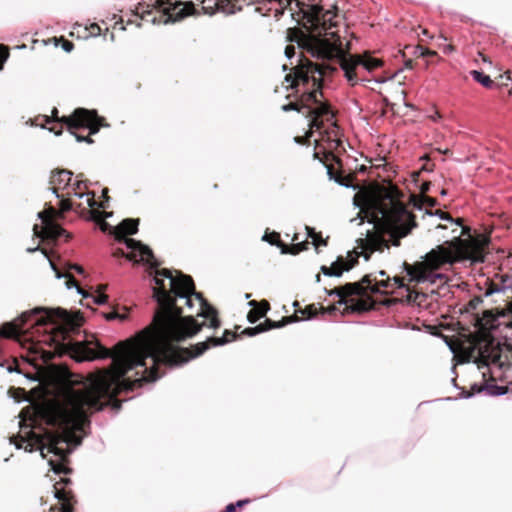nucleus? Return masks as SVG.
I'll return each instance as SVG.
<instances>
[{
    "instance_id": "obj_8",
    "label": "nucleus",
    "mask_w": 512,
    "mask_h": 512,
    "mask_svg": "<svg viewBox=\"0 0 512 512\" xmlns=\"http://www.w3.org/2000/svg\"><path fill=\"white\" fill-rule=\"evenodd\" d=\"M66 126L68 131L76 137L78 142L92 143L90 137H83L78 135L75 131L80 128H88L90 134H96L99 131V119L94 111H89L83 108L76 109L69 117H63L61 120Z\"/></svg>"
},
{
    "instance_id": "obj_16",
    "label": "nucleus",
    "mask_w": 512,
    "mask_h": 512,
    "mask_svg": "<svg viewBox=\"0 0 512 512\" xmlns=\"http://www.w3.org/2000/svg\"><path fill=\"white\" fill-rule=\"evenodd\" d=\"M281 327V324L279 323H274L270 320H266L265 323H262V324H259L258 326L256 327H252V328H246L243 333L249 337H253L259 333H262V332H265L271 328H279Z\"/></svg>"
},
{
    "instance_id": "obj_47",
    "label": "nucleus",
    "mask_w": 512,
    "mask_h": 512,
    "mask_svg": "<svg viewBox=\"0 0 512 512\" xmlns=\"http://www.w3.org/2000/svg\"><path fill=\"white\" fill-rule=\"evenodd\" d=\"M429 185H430L429 183H423L422 187H421V191L423 193L427 192L429 190Z\"/></svg>"
},
{
    "instance_id": "obj_32",
    "label": "nucleus",
    "mask_w": 512,
    "mask_h": 512,
    "mask_svg": "<svg viewBox=\"0 0 512 512\" xmlns=\"http://www.w3.org/2000/svg\"><path fill=\"white\" fill-rule=\"evenodd\" d=\"M404 286H405V284H404V281L402 278L394 277L393 279H391L392 293L394 292L395 289H400V288H403Z\"/></svg>"
},
{
    "instance_id": "obj_29",
    "label": "nucleus",
    "mask_w": 512,
    "mask_h": 512,
    "mask_svg": "<svg viewBox=\"0 0 512 512\" xmlns=\"http://www.w3.org/2000/svg\"><path fill=\"white\" fill-rule=\"evenodd\" d=\"M308 236L312 238L313 244L315 245L316 248L320 245H327L326 241L323 240L321 236L317 235L313 230H309Z\"/></svg>"
},
{
    "instance_id": "obj_49",
    "label": "nucleus",
    "mask_w": 512,
    "mask_h": 512,
    "mask_svg": "<svg viewBox=\"0 0 512 512\" xmlns=\"http://www.w3.org/2000/svg\"><path fill=\"white\" fill-rule=\"evenodd\" d=\"M351 309H352V311H361V310H365V308H364V307H362V306H358V305H357V306H352V307H351Z\"/></svg>"
},
{
    "instance_id": "obj_26",
    "label": "nucleus",
    "mask_w": 512,
    "mask_h": 512,
    "mask_svg": "<svg viewBox=\"0 0 512 512\" xmlns=\"http://www.w3.org/2000/svg\"><path fill=\"white\" fill-rule=\"evenodd\" d=\"M482 385H483V383H481V384L474 383L473 385H471V388H470L471 391L467 392L465 390H462L459 394V398L468 399L476 394H479L480 392H477V390H479L482 387Z\"/></svg>"
},
{
    "instance_id": "obj_4",
    "label": "nucleus",
    "mask_w": 512,
    "mask_h": 512,
    "mask_svg": "<svg viewBox=\"0 0 512 512\" xmlns=\"http://www.w3.org/2000/svg\"><path fill=\"white\" fill-rule=\"evenodd\" d=\"M290 40L295 41L300 49L310 54L311 57L323 61V63L325 61L338 62L346 80L352 86L359 82L368 81L361 76V70L371 72L382 65V61L377 58H347L340 36L331 30V27L324 29L323 33L320 31L318 34H304L301 32Z\"/></svg>"
},
{
    "instance_id": "obj_33",
    "label": "nucleus",
    "mask_w": 512,
    "mask_h": 512,
    "mask_svg": "<svg viewBox=\"0 0 512 512\" xmlns=\"http://www.w3.org/2000/svg\"><path fill=\"white\" fill-rule=\"evenodd\" d=\"M91 297L93 298V302L97 305H103L108 300V296L104 293H99L98 295Z\"/></svg>"
},
{
    "instance_id": "obj_59",
    "label": "nucleus",
    "mask_w": 512,
    "mask_h": 512,
    "mask_svg": "<svg viewBox=\"0 0 512 512\" xmlns=\"http://www.w3.org/2000/svg\"><path fill=\"white\" fill-rule=\"evenodd\" d=\"M45 122H46V123H50V122H51L50 118H49V117H47V116H45Z\"/></svg>"
},
{
    "instance_id": "obj_54",
    "label": "nucleus",
    "mask_w": 512,
    "mask_h": 512,
    "mask_svg": "<svg viewBox=\"0 0 512 512\" xmlns=\"http://www.w3.org/2000/svg\"><path fill=\"white\" fill-rule=\"evenodd\" d=\"M25 376H26L28 379L33 380V381L37 380V377H36V376H30L29 374H26Z\"/></svg>"
},
{
    "instance_id": "obj_12",
    "label": "nucleus",
    "mask_w": 512,
    "mask_h": 512,
    "mask_svg": "<svg viewBox=\"0 0 512 512\" xmlns=\"http://www.w3.org/2000/svg\"><path fill=\"white\" fill-rule=\"evenodd\" d=\"M329 296L339 297V305H347L348 301L345 299L346 296L362 295L364 292V286L360 282L347 283L342 287L334 288L332 290H326Z\"/></svg>"
},
{
    "instance_id": "obj_39",
    "label": "nucleus",
    "mask_w": 512,
    "mask_h": 512,
    "mask_svg": "<svg viewBox=\"0 0 512 512\" xmlns=\"http://www.w3.org/2000/svg\"><path fill=\"white\" fill-rule=\"evenodd\" d=\"M69 270H74L75 272H77L78 274L80 275H83L84 274V269L82 266L78 265V264H71L69 265L68 267Z\"/></svg>"
},
{
    "instance_id": "obj_60",
    "label": "nucleus",
    "mask_w": 512,
    "mask_h": 512,
    "mask_svg": "<svg viewBox=\"0 0 512 512\" xmlns=\"http://www.w3.org/2000/svg\"><path fill=\"white\" fill-rule=\"evenodd\" d=\"M38 217H39V218H42V217H43V213H42V212H39V213H38Z\"/></svg>"
},
{
    "instance_id": "obj_52",
    "label": "nucleus",
    "mask_w": 512,
    "mask_h": 512,
    "mask_svg": "<svg viewBox=\"0 0 512 512\" xmlns=\"http://www.w3.org/2000/svg\"><path fill=\"white\" fill-rule=\"evenodd\" d=\"M38 249H39V247H38V246H37V247H34V248H27V252L32 253V252L37 251Z\"/></svg>"
},
{
    "instance_id": "obj_46",
    "label": "nucleus",
    "mask_w": 512,
    "mask_h": 512,
    "mask_svg": "<svg viewBox=\"0 0 512 512\" xmlns=\"http://www.w3.org/2000/svg\"><path fill=\"white\" fill-rule=\"evenodd\" d=\"M61 129H62V124H60V129H59V130H56V128H55V127H51V128H49V130H50L51 132H54L56 135H60V134H61V131H62Z\"/></svg>"
},
{
    "instance_id": "obj_41",
    "label": "nucleus",
    "mask_w": 512,
    "mask_h": 512,
    "mask_svg": "<svg viewBox=\"0 0 512 512\" xmlns=\"http://www.w3.org/2000/svg\"><path fill=\"white\" fill-rule=\"evenodd\" d=\"M106 319L107 320H115L117 318H120V319H123L124 316H120L118 313L116 312H111V313H108L105 315Z\"/></svg>"
},
{
    "instance_id": "obj_44",
    "label": "nucleus",
    "mask_w": 512,
    "mask_h": 512,
    "mask_svg": "<svg viewBox=\"0 0 512 512\" xmlns=\"http://www.w3.org/2000/svg\"><path fill=\"white\" fill-rule=\"evenodd\" d=\"M63 49L67 52H70L73 49V43L65 42L63 45Z\"/></svg>"
},
{
    "instance_id": "obj_19",
    "label": "nucleus",
    "mask_w": 512,
    "mask_h": 512,
    "mask_svg": "<svg viewBox=\"0 0 512 512\" xmlns=\"http://www.w3.org/2000/svg\"><path fill=\"white\" fill-rule=\"evenodd\" d=\"M486 392L487 395L490 396H502L508 392V388L506 386H499L497 384H487L483 383L482 387L477 390V392Z\"/></svg>"
},
{
    "instance_id": "obj_17",
    "label": "nucleus",
    "mask_w": 512,
    "mask_h": 512,
    "mask_svg": "<svg viewBox=\"0 0 512 512\" xmlns=\"http://www.w3.org/2000/svg\"><path fill=\"white\" fill-rule=\"evenodd\" d=\"M138 224L137 219H125L119 224L118 230L123 236L133 235L138 231Z\"/></svg>"
},
{
    "instance_id": "obj_18",
    "label": "nucleus",
    "mask_w": 512,
    "mask_h": 512,
    "mask_svg": "<svg viewBox=\"0 0 512 512\" xmlns=\"http://www.w3.org/2000/svg\"><path fill=\"white\" fill-rule=\"evenodd\" d=\"M72 191H73V195L75 197H78V198H83L87 195H91V197H89L87 199V204L89 207H94L96 205V201L94 200V193H81V192H78L77 190H80L82 188H87V185L84 181H76L75 183H73L72 185Z\"/></svg>"
},
{
    "instance_id": "obj_3",
    "label": "nucleus",
    "mask_w": 512,
    "mask_h": 512,
    "mask_svg": "<svg viewBox=\"0 0 512 512\" xmlns=\"http://www.w3.org/2000/svg\"><path fill=\"white\" fill-rule=\"evenodd\" d=\"M360 223L364 218L373 224L375 232L368 231L363 239V248L370 253L388 248V242L381 233L392 239L394 246H399L400 239L406 237L417 226L414 215L401 203L391 197L384 200L368 201L358 214Z\"/></svg>"
},
{
    "instance_id": "obj_11",
    "label": "nucleus",
    "mask_w": 512,
    "mask_h": 512,
    "mask_svg": "<svg viewBox=\"0 0 512 512\" xmlns=\"http://www.w3.org/2000/svg\"><path fill=\"white\" fill-rule=\"evenodd\" d=\"M123 241L127 249L130 250V254L127 256L129 260L145 262L151 267H157L159 265L154 258L152 250L148 246L131 238L124 237Z\"/></svg>"
},
{
    "instance_id": "obj_30",
    "label": "nucleus",
    "mask_w": 512,
    "mask_h": 512,
    "mask_svg": "<svg viewBox=\"0 0 512 512\" xmlns=\"http://www.w3.org/2000/svg\"><path fill=\"white\" fill-rule=\"evenodd\" d=\"M321 272L325 275V276H334V277H340L342 276V270L340 271H333V268L332 266L331 267H327V266H322L321 267Z\"/></svg>"
},
{
    "instance_id": "obj_25",
    "label": "nucleus",
    "mask_w": 512,
    "mask_h": 512,
    "mask_svg": "<svg viewBox=\"0 0 512 512\" xmlns=\"http://www.w3.org/2000/svg\"><path fill=\"white\" fill-rule=\"evenodd\" d=\"M424 205L430 206V207L436 206L437 200L435 198H432L429 196H422L420 200L414 201V207L417 208L418 210H422V207Z\"/></svg>"
},
{
    "instance_id": "obj_62",
    "label": "nucleus",
    "mask_w": 512,
    "mask_h": 512,
    "mask_svg": "<svg viewBox=\"0 0 512 512\" xmlns=\"http://www.w3.org/2000/svg\"><path fill=\"white\" fill-rule=\"evenodd\" d=\"M151 21H152V23L155 24L156 23V18H153Z\"/></svg>"
},
{
    "instance_id": "obj_53",
    "label": "nucleus",
    "mask_w": 512,
    "mask_h": 512,
    "mask_svg": "<svg viewBox=\"0 0 512 512\" xmlns=\"http://www.w3.org/2000/svg\"><path fill=\"white\" fill-rule=\"evenodd\" d=\"M327 173H328V175H329L330 179H332V178H333V171H332V169H331V168H328Z\"/></svg>"
},
{
    "instance_id": "obj_5",
    "label": "nucleus",
    "mask_w": 512,
    "mask_h": 512,
    "mask_svg": "<svg viewBox=\"0 0 512 512\" xmlns=\"http://www.w3.org/2000/svg\"><path fill=\"white\" fill-rule=\"evenodd\" d=\"M335 70L332 63L317 64L308 59H298L297 65L294 67V74L286 75L285 80L291 83L292 88L298 87L300 83L306 86L304 99L301 103L285 104L282 106V110L285 112L298 111L309 119L311 129H321L323 126L321 117L325 116L327 120L333 118L329 107L318 100V95H322V77L327 72L331 73Z\"/></svg>"
},
{
    "instance_id": "obj_27",
    "label": "nucleus",
    "mask_w": 512,
    "mask_h": 512,
    "mask_svg": "<svg viewBox=\"0 0 512 512\" xmlns=\"http://www.w3.org/2000/svg\"><path fill=\"white\" fill-rule=\"evenodd\" d=\"M66 286L68 289H71L72 286H74L78 292V294L82 295L84 298H88L91 295L87 292H85L81 287L78 286L75 279L73 277L69 276L68 281L66 282Z\"/></svg>"
},
{
    "instance_id": "obj_61",
    "label": "nucleus",
    "mask_w": 512,
    "mask_h": 512,
    "mask_svg": "<svg viewBox=\"0 0 512 512\" xmlns=\"http://www.w3.org/2000/svg\"><path fill=\"white\" fill-rule=\"evenodd\" d=\"M379 274H380L381 276H384V275H385V272H384V271H380V272H379Z\"/></svg>"
},
{
    "instance_id": "obj_10",
    "label": "nucleus",
    "mask_w": 512,
    "mask_h": 512,
    "mask_svg": "<svg viewBox=\"0 0 512 512\" xmlns=\"http://www.w3.org/2000/svg\"><path fill=\"white\" fill-rule=\"evenodd\" d=\"M158 8L163 12L162 20L164 24L175 23L194 13V5L192 3H166L162 0L157 1Z\"/></svg>"
},
{
    "instance_id": "obj_56",
    "label": "nucleus",
    "mask_w": 512,
    "mask_h": 512,
    "mask_svg": "<svg viewBox=\"0 0 512 512\" xmlns=\"http://www.w3.org/2000/svg\"><path fill=\"white\" fill-rule=\"evenodd\" d=\"M440 195H441V196H445V195H447V191H446L445 189H442V190L440 191Z\"/></svg>"
},
{
    "instance_id": "obj_37",
    "label": "nucleus",
    "mask_w": 512,
    "mask_h": 512,
    "mask_svg": "<svg viewBox=\"0 0 512 512\" xmlns=\"http://www.w3.org/2000/svg\"><path fill=\"white\" fill-rule=\"evenodd\" d=\"M285 56L291 61L295 57V47L289 45L285 48Z\"/></svg>"
},
{
    "instance_id": "obj_43",
    "label": "nucleus",
    "mask_w": 512,
    "mask_h": 512,
    "mask_svg": "<svg viewBox=\"0 0 512 512\" xmlns=\"http://www.w3.org/2000/svg\"><path fill=\"white\" fill-rule=\"evenodd\" d=\"M0 49L2 50L0 60L5 61L8 58V52L4 49V47H0Z\"/></svg>"
},
{
    "instance_id": "obj_24",
    "label": "nucleus",
    "mask_w": 512,
    "mask_h": 512,
    "mask_svg": "<svg viewBox=\"0 0 512 512\" xmlns=\"http://www.w3.org/2000/svg\"><path fill=\"white\" fill-rule=\"evenodd\" d=\"M55 497L62 501L61 503V512H73V507L71 506V504L68 502L67 498H66V493L65 491H62V490H57L55 491Z\"/></svg>"
},
{
    "instance_id": "obj_57",
    "label": "nucleus",
    "mask_w": 512,
    "mask_h": 512,
    "mask_svg": "<svg viewBox=\"0 0 512 512\" xmlns=\"http://www.w3.org/2000/svg\"><path fill=\"white\" fill-rule=\"evenodd\" d=\"M336 310V307L335 306H332L330 308L327 309V312H331V311H335Z\"/></svg>"
},
{
    "instance_id": "obj_23",
    "label": "nucleus",
    "mask_w": 512,
    "mask_h": 512,
    "mask_svg": "<svg viewBox=\"0 0 512 512\" xmlns=\"http://www.w3.org/2000/svg\"><path fill=\"white\" fill-rule=\"evenodd\" d=\"M263 304V309H252L249 311L247 318L250 323H255L265 315L266 311L269 309V304L267 302H264Z\"/></svg>"
},
{
    "instance_id": "obj_31",
    "label": "nucleus",
    "mask_w": 512,
    "mask_h": 512,
    "mask_svg": "<svg viewBox=\"0 0 512 512\" xmlns=\"http://www.w3.org/2000/svg\"><path fill=\"white\" fill-rule=\"evenodd\" d=\"M262 239L264 241H268L272 245H277V246H278L279 242H281V240L279 239V234L275 233V232L271 235L265 234Z\"/></svg>"
},
{
    "instance_id": "obj_45",
    "label": "nucleus",
    "mask_w": 512,
    "mask_h": 512,
    "mask_svg": "<svg viewBox=\"0 0 512 512\" xmlns=\"http://www.w3.org/2000/svg\"><path fill=\"white\" fill-rule=\"evenodd\" d=\"M249 502L248 499H245V500H238L234 505H236V508L237 507H242L244 506L245 504H247Z\"/></svg>"
},
{
    "instance_id": "obj_34",
    "label": "nucleus",
    "mask_w": 512,
    "mask_h": 512,
    "mask_svg": "<svg viewBox=\"0 0 512 512\" xmlns=\"http://www.w3.org/2000/svg\"><path fill=\"white\" fill-rule=\"evenodd\" d=\"M17 449H21L23 444H26L24 449L25 451L31 452L33 450V446L31 443L26 442V440L23 437H20V442H14Z\"/></svg>"
},
{
    "instance_id": "obj_6",
    "label": "nucleus",
    "mask_w": 512,
    "mask_h": 512,
    "mask_svg": "<svg viewBox=\"0 0 512 512\" xmlns=\"http://www.w3.org/2000/svg\"><path fill=\"white\" fill-rule=\"evenodd\" d=\"M82 321L83 317L79 312L69 313L67 310L62 308L50 310L34 308L23 312L20 317L13 322L4 324L0 328V336L4 338L19 339L21 334L27 331L25 325L29 322H31L30 326H41L53 323L57 328L63 331V340H66L64 334L78 330Z\"/></svg>"
},
{
    "instance_id": "obj_51",
    "label": "nucleus",
    "mask_w": 512,
    "mask_h": 512,
    "mask_svg": "<svg viewBox=\"0 0 512 512\" xmlns=\"http://www.w3.org/2000/svg\"><path fill=\"white\" fill-rule=\"evenodd\" d=\"M334 180H335L337 183H339L341 186L349 187V185H348V184H346V183H343V182L341 181V179L334 178Z\"/></svg>"
},
{
    "instance_id": "obj_14",
    "label": "nucleus",
    "mask_w": 512,
    "mask_h": 512,
    "mask_svg": "<svg viewBox=\"0 0 512 512\" xmlns=\"http://www.w3.org/2000/svg\"><path fill=\"white\" fill-rule=\"evenodd\" d=\"M53 358V353L51 351L44 350L41 346L36 343H31L28 347V355L26 360L31 363L34 367H38L36 363L38 360H41L43 363H47Z\"/></svg>"
},
{
    "instance_id": "obj_50",
    "label": "nucleus",
    "mask_w": 512,
    "mask_h": 512,
    "mask_svg": "<svg viewBox=\"0 0 512 512\" xmlns=\"http://www.w3.org/2000/svg\"><path fill=\"white\" fill-rule=\"evenodd\" d=\"M436 229H437V230H447V229H448V227H447L446 225H440V224H438V225L436 226Z\"/></svg>"
},
{
    "instance_id": "obj_28",
    "label": "nucleus",
    "mask_w": 512,
    "mask_h": 512,
    "mask_svg": "<svg viewBox=\"0 0 512 512\" xmlns=\"http://www.w3.org/2000/svg\"><path fill=\"white\" fill-rule=\"evenodd\" d=\"M352 267V264H345L342 260L338 259L336 262L332 264L333 271H349Z\"/></svg>"
},
{
    "instance_id": "obj_36",
    "label": "nucleus",
    "mask_w": 512,
    "mask_h": 512,
    "mask_svg": "<svg viewBox=\"0 0 512 512\" xmlns=\"http://www.w3.org/2000/svg\"><path fill=\"white\" fill-rule=\"evenodd\" d=\"M482 297L481 296H475L473 297L470 301H469V304L468 306L471 308V309H476L481 303H482Z\"/></svg>"
},
{
    "instance_id": "obj_15",
    "label": "nucleus",
    "mask_w": 512,
    "mask_h": 512,
    "mask_svg": "<svg viewBox=\"0 0 512 512\" xmlns=\"http://www.w3.org/2000/svg\"><path fill=\"white\" fill-rule=\"evenodd\" d=\"M362 286H364L363 294L368 292L371 293H392L391 290V279L377 281L374 285L371 284V278L369 275H366L362 278L361 282Z\"/></svg>"
},
{
    "instance_id": "obj_38",
    "label": "nucleus",
    "mask_w": 512,
    "mask_h": 512,
    "mask_svg": "<svg viewBox=\"0 0 512 512\" xmlns=\"http://www.w3.org/2000/svg\"><path fill=\"white\" fill-rule=\"evenodd\" d=\"M49 263H50V266H51L52 270H53V271H55L56 278L60 279V278L68 277V275H67V274L61 273V272L57 269V267H56V265L54 264V262H53V261L49 260Z\"/></svg>"
},
{
    "instance_id": "obj_58",
    "label": "nucleus",
    "mask_w": 512,
    "mask_h": 512,
    "mask_svg": "<svg viewBox=\"0 0 512 512\" xmlns=\"http://www.w3.org/2000/svg\"><path fill=\"white\" fill-rule=\"evenodd\" d=\"M447 50L452 51V50H453V47H452L451 45H449V46H447V48L445 49V51H447Z\"/></svg>"
},
{
    "instance_id": "obj_20",
    "label": "nucleus",
    "mask_w": 512,
    "mask_h": 512,
    "mask_svg": "<svg viewBox=\"0 0 512 512\" xmlns=\"http://www.w3.org/2000/svg\"><path fill=\"white\" fill-rule=\"evenodd\" d=\"M470 75L474 81L481 84L485 88H492L494 82L491 80L490 76L483 73L482 71L472 70Z\"/></svg>"
},
{
    "instance_id": "obj_40",
    "label": "nucleus",
    "mask_w": 512,
    "mask_h": 512,
    "mask_svg": "<svg viewBox=\"0 0 512 512\" xmlns=\"http://www.w3.org/2000/svg\"><path fill=\"white\" fill-rule=\"evenodd\" d=\"M7 371L10 373L11 372L21 373V370L19 369V365L16 361H14L13 364H11L7 367Z\"/></svg>"
},
{
    "instance_id": "obj_55",
    "label": "nucleus",
    "mask_w": 512,
    "mask_h": 512,
    "mask_svg": "<svg viewBox=\"0 0 512 512\" xmlns=\"http://www.w3.org/2000/svg\"><path fill=\"white\" fill-rule=\"evenodd\" d=\"M249 306H252V307H254V308H255V307L257 306V302H256L255 300L250 301V302H249Z\"/></svg>"
},
{
    "instance_id": "obj_1",
    "label": "nucleus",
    "mask_w": 512,
    "mask_h": 512,
    "mask_svg": "<svg viewBox=\"0 0 512 512\" xmlns=\"http://www.w3.org/2000/svg\"><path fill=\"white\" fill-rule=\"evenodd\" d=\"M157 285L153 288V298L159 310L153 317V327L147 328L135 337L120 342L114 352L101 346L96 338L85 341H67L63 345L79 362L112 358L109 369L101 371L81 382L78 387H64L54 402L36 409L37 415L53 430H46L37 437L43 458L53 454L56 459H48L51 469L57 473H67L64 460L73 449L81 444L90 427V415L113 404L119 409L115 395L125 385L124 376L131 370L142 368L141 376L135 379L142 382H154L165 372L162 367L173 368L200 356L209 348L229 342L226 335L221 338H209L196 344L194 353L188 349H179L174 342H180L194 336L201 329L192 316L181 317V309L176 306V298L185 300L188 308L193 307L192 296L199 303L197 315L210 322V328H217L220 322L217 312L203 295L195 291L191 276L178 272L174 277L171 270L157 271L154 277Z\"/></svg>"
},
{
    "instance_id": "obj_42",
    "label": "nucleus",
    "mask_w": 512,
    "mask_h": 512,
    "mask_svg": "<svg viewBox=\"0 0 512 512\" xmlns=\"http://www.w3.org/2000/svg\"><path fill=\"white\" fill-rule=\"evenodd\" d=\"M151 12L150 11H145L143 9H141L140 7H138L136 9V15H140V17L142 19H145L146 15H149Z\"/></svg>"
},
{
    "instance_id": "obj_22",
    "label": "nucleus",
    "mask_w": 512,
    "mask_h": 512,
    "mask_svg": "<svg viewBox=\"0 0 512 512\" xmlns=\"http://www.w3.org/2000/svg\"><path fill=\"white\" fill-rule=\"evenodd\" d=\"M278 247L281 248L282 254H298L299 252L305 249L304 243L293 244L291 247H288L286 244L279 242Z\"/></svg>"
},
{
    "instance_id": "obj_9",
    "label": "nucleus",
    "mask_w": 512,
    "mask_h": 512,
    "mask_svg": "<svg viewBox=\"0 0 512 512\" xmlns=\"http://www.w3.org/2000/svg\"><path fill=\"white\" fill-rule=\"evenodd\" d=\"M473 357L475 363H477L478 367H488V368H502L504 362L502 361L501 356V348L498 344H495L494 341H479L473 347Z\"/></svg>"
},
{
    "instance_id": "obj_13",
    "label": "nucleus",
    "mask_w": 512,
    "mask_h": 512,
    "mask_svg": "<svg viewBox=\"0 0 512 512\" xmlns=\"http://www.w3.org/2000/svg\"><path fill=\"white\" fill-rule=\"evenodd\" d=\"M72 175L73 173L71 171L65 169L52 172L50 177V184L52 185L51 190L57 198H60V195L57 193L56 187L64 189L70 186Z\"/></svg>"
},
{
    "instance_id": "obj_2",
    "label": "nucleus",
    "mask_w": 512,
    "mask_h": 512,
    "mask_svg": "<svg viewBox=\"0 0 512 512\" xmlns=\"http://www.w3.org/2000/svg\"><path fill=\"white\" fill-rule=\"evenodd\" d=\"M425 216L429 218L437 216L460 229H453L450 236L443 235L446 240L426 254L422 267L416 268L405 264V271L410 281L442 285L447 282L448 277L446 274L438 272L441 267L464 261L484 262V255L479 243L471 238L470 229L463 226L461 218L454 220L448 213L441 210L435 212L425 210L423 217Z\"/></svg>"
},
{
    "instance_id": "obj_7",
    "label": "nucleus",
    "mask_w": 512,
    "mask_h": 512,
    "mask_svg": "<svg viewBox=\"0 0 512 512\" xmlns=\"http://www.w3.org/2000/svg\"><path fill=\"white\" fill-rule=\"evenodd\" d=\"M482 296L492 298V302H504L505 308L497 310L489 321V329L500 336L512 340V277L501 276L498 280H486Z\"/></svg>"
},
{
    "instance_id": "obj_35",
    "label": "nucleus",
    "mask_w": 512,
    "mask_h": 512,
    "mask_svg": "<svg viewBox=\"0 0 512 512\" xmlns=\"http://www.w3.org/2000/svg\"><path fill=\"white\" fill-rule=\"evenodd\" d=\"M72 208L71 202L68 199H61L60 200V210L62 212H68Z\"/></svg>"
},
{
    "instance_id": "obj_48",
    "label": "nucleus",
    "mask_w": 512,
    "mask_h": 512,
    "mask_svg": "<svg viewBox=\"0 0 512 512\" xmlns=\"http://www.w3.org/2000/svg\"><path fill=\"white\" fill-rule=\"evenodd\" d=\"M374 81H375L376 83L381 84V83L386 82V81H387V78L379 77V78H375V79H374Z\"/></svg>"
},
{
    "instance_id": "obj_21",
    "label": "nucleus",
    "mask_w": 512,
    "mask_h": 512,
    "mask_svg": "<svg viewBox=\"0 0 512 512\" xmlns=\"http://www.w3.org/2000/svg\"><path fill=\"white\" fill-rule=\"evenodd\" d=\"M45 229H46L45 236H47V237L57 238V237H60L62 234L65 233L64 229H62L59 226L52 225L51 223L47 224ZM34 231H35L36 235L40 236V233L38 232V226L37 225L34 226ZM41 237H44V235H41Z\"/></svg>"
}]
</instances>
